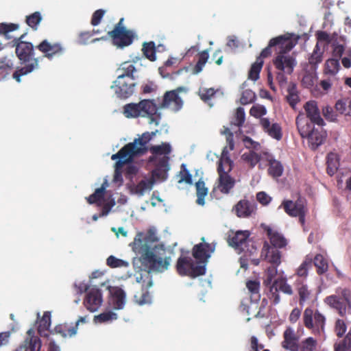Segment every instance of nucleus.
Listing matches in <instances>:
<instances>
[{
	"mask_svg": "<svg viewBox=\"0 0 351 351\" xmlns=\"http://www.w3.org/2000/svg\"><path fill=\"white\" fill-rule=\"evenodd\" d=\"M302 319L304 326L311 330L313 334H320L324 331L326 318L318 310L314 311L312 308H306L304 311Z\"/></svg>",
	"mask_w": 351,
	"mask_h": 351,
	"instance_id": "10",
	"label": "nucleus"
},
{
	"mask_svg": "<svg viewBox=\"0 0 351 351\" xmlns=\"http://www.w3.org/2000/svg\"><path fill=\"white\" fill-rule=\"evenodd\" d=\"M176 270L181 276L195 278L204 275L206 269L204 264L199 265L191 256L182 254L177 260Z\"/></svg>",
	"mask_w": 351,
	"mask_h": 351,
	"instance_id": "7",
	"label": "nucleus"
},
{
	"mask_svg": "<svg viewBox=\"0 0 351 351\" xmlns=\"http://www.w3.org/2000/svg\"><path fill=\"white\" fill-rule=\"evenodd\" d=\"M289 95L287 96V101L289 102L292 108L300 101L298 92L295 84H291L287 90Z\"/></svg>",
	"mask_w": 351,
	"mask_h": 351,
	"instance_id": "40",
	"label": "nucleus"
},
{
	"mask_svg": "<svg viewBox=\"0 0 351 351\" xmlns=\"http://www.w3.org/2000/svg\"><path fill=\"white\" fill-rule=\"evenodd\" d=\"M317 76L315 72L306 71L302 79V84L306 88H310L313 86Z\"/></svg>",
	"mask_w": 351,
	"mask_h": 351,
	"instance_id": "50",
	"label": "nucleus"
},
{
	"mask_svg": "<svg viewBox=\"0 0 351 351\" xmlns=\"http://www.w3.org/2000/svg\"><path fill=\"white\" fill-rule=\"evenodd\" d=\"M25 35L26 33H24L18 38L14 39L16 56L23 63H27L24 66L16 68L12 73L13 79L18 83L21 82L22 76L27 75L39 69L38 58H33L34 50L32 43L22 40Z\"/></svg>",
	"mask_w": 351,
	"mask_h": 351,
	"instance_id": "3",
	"label": "nucleus"
},
{
	"mask_svg": "<svg viewBox=\"0 0 351 351\" xmlns=\"http://www.w3.org/2000/svg\"><path fill=\"white\" fill-rule=\"evenodd\" d=\"M123 114L127 118L147 117L149 123L158 125L161 119V113L154 100L143 99L140 102L130 103L123 106Z\"/></svg>",
	"mask_w": 351,
	"mask_h": 351,
	"instance_id": "5",
	"label": "nucleus"
},
{
	"mask_svg": "<svg viewBox=\"0 0 351 351\" xmlns=\"http://www.w3.org/2000/svg\"><path fill=\"white\" fill-rule=\"evenodd\" d=\"M169 157L163 156L158 161L154 162L156 165L155 169L152 171V176L154 178H158L161 180H165L167 178V171L169 169Z\"/></svg>",
	"mask_w": 351,
	"mask_h": 351,
	"instance_id": "23",
	"label": "nucleus"
},
{
	"mask_svg": "<svg viewBox=\"0 0 351 351\" xmlns=\"http://www.w3.org/2000/svg\"><path fill=\"white\" fill-rule=\"evenodd\" d=\"M105 190L106 188L104 184L100 188L97 189L93 194L86 197L88 203L93 204L101 201L104 197Z\"/></svg>",
	"mask_w": 351,
	"mask_h": 351,
	"instance_id": "43",
	"label": "nucleus"
},
{
	"mask_svg": "<svg viewBox=\"0 0 351 351\" xmlns=\"http://www.w3.org/2000/svg\"><path fill=\"white\" fill-rule=\"evenodd\" d=\"M156 132H146L141 136L135 138L133 142L124 145L117 154L111 156L112 160H117V167H121L127 163H130L136 156L145 154L147 152V144L156 135Z\"/></svg>",
	"mask_w": 351,
	"mask_h": 351,
	"instance_id": "4",
	"label": "nucleus"
},
{
	"mask_svg": "<svg viewBox=\"0 0 351 351\" xmlns=\"http://www.w3.org/2000/svg\"><path fill=\"white\" fill-rule=\"evenodd\" d=\"M326 163H327V168H326L327 173L329 176H332L337 172V171L338 169L339 163L337 160L336 154H335L333 153L328 154L327 156Z\"/></svg>",
	"mask_w": 351,
	"mask_h": 351,
	"instance_id": "39",
	"label": "nucleus"
},
{
	"mask_svg": "<svg viewBox=\"0 0 351 351\" xmlns=\"http://www.w3.org/2000/svg\"><path fill=\"white\" fill-rule=\"evenodd\" d=\"M153 154L149 158V162H156L163 156H167L171 151V147L168 143H162L160 145H154L149 148Z\"/></svg>",
	"mask_w": 351,
	"mask_h": 351,
	"instance_id": "25",
	"label": "nucleus"
},
{
	"mask_svg": "<svg viewBox=\"0 0 351 351\" xmlns=\"http://www.w3.org/2000/svg\"><path fill=\"white\" fill-rule=\"evenodd\" d=\"M256 204L254 200H239L232 208V212L239 218H248L255 213Z\"/></svg>",
	"mask_w": 351,
	"mask_h": 351,
	"instance_id": "19",
	"label": "nucleus"
},
{
	"mask_svg": "<svg viewBox=\"0 0 351 351\" xmlns=\"http://www.w3.org/2000/svg\"><path fill=\"white\" fill-rule=\"evenodd\" d=\"M339 66V60L335 58L329 59L325 64V72L326 73L334 75L338 72Z\"/></svg>",
	"mask_w": 351,
	"mask_h": 351,
	"instance_id": "47",
	"label": "nucleus"
},
{
	"mask_svg": "<svg viewBox=\"0 0 351 351\" xmlns=\"http://www.w3.org/2000/svg\"><path fill=\"white\" fill-rule=\"evenodd\" d=\"M250 236V232L248 230H230L228 233L227 242L235 250L243 252Z\"/></svg>",
	"mask_w": 351,
	"mask_h": 351,
	"instance_id": "16",
	"label": "nucleus"
},
{
	"mask_svg": "<svg viewBox=\"0 0 351 351\" xmlns=\"http://www.w3.org/2000/svg\"><path fill=\"white\" fill-rule=\"evenodd\" d=\"M155 183L154 177L145 178L135 186V193L143 195L146 191L151 190Z\"/></svg>",
	"mask_w": 351,
	"mask_h": 351,
	"instance_id": "34",
	"label": "nucleus"
},
{
	"mask_svg": "<svg viewBox=\"0 0 351 351\" xmlns=\"http://www.w3.org/2000/svg\"><path fill=\"white\" fill-rule=\"evenodd\" d=\"M322 114L326 119L334 121L337 119V114L333 110L332 108L330 106H325L322 109Z\"/></svg>",
	"mask_w": 351,
	"mask_h": 351,
	"instance_id": "60",
	"label": "nucleus"
},
{
	"mask_svg": "<svg viewBox=\"0 0 351 351\" xmlns=\"http://www.w3.org/2000/svg\"><path fill=\"white\" fill-rule=\"evenodd\" d=\"M245 114L243 108H237L234 115V124L238 127L242 126L245 122Z\"/></svg>",
	"mask_w": 351,
	"mask_h": 351,
	"instance_id": "54",
	"label": "nucleus"
},
{
	"mask_svg": "<svg viewBox=\"0 0 351 351\" xmlns=\"http://www.w3.org/2000/svg\"><path fill=\"white\" fill-rule=\"evenodd\" d=\"M117 318V315L112 311L102 313L95 317L100 323L114 320Z\"/></svg>",
	"mask_w": 351,
	"mask_h": 351,
	"instance_id": "53",
	"label": "nucleus"
},
{
	"mask_svg": "<svg viewBox=\"0 0 351 351\" xmlns=\"http://www.w3.org/2000/svg\"><path fill=\"white\" fill-rule=\"evenodd\" d=\"M209 58L208 52L207 50H204L199 53L198 54V61L195 66L193 68V73L194 74H197L200 73L205 64L206 63L208 59Z\"/></svg>",
	"mask_w": 351,
	"mask_h": 351,
	"instance_id": "42",
	"label": "nucleus"
},
{
	"mask_svg": "<svg viewBox=\"0 0 351 351\" xmlns=\"http://www.w3.org/2000/svg\"><path fill=\"white\" fill-rule=\"evenodd\" d=\"M255 99L256 94L252 90L247 89L242 92L240 103L242 105H247L253 103Z\"/></svg>",
	"mask_w": 351,
	"mask_h": 351,
	"instance_id": "49",
	"label": "nucleus"
},
{
	"mask_svg": "<svg viewBox=\"0 0 351 351\" xmlns=\"http://www.w3.org/2000/svg\"><path fill=\"white\" fill-rule=\"evenodd\" d=\"M51 326V313L45 311L39 320L38 326V332L41 337H47L49 336V330Z\"/></svg>",
	"mask_w": 351,
	"mask_h": 351,
	"instance_id": "30",
	"label": "nucleus"
},
{
	"mask_svg": "<svg viewBox=\"0 0 351 351\" xmlns=\"http://www.w3.org/2000/svg\"><path fill=\"white\" fill-rule=\"evenodd\" d=\"M136 86L135 79L124 78L123 75H118L111 86L117 96L120 99H127L133 95Z\"/></svg>",
	"mask_w": 351,
	"mask_h": 351,
	"instance_id": "12",
	"label": "nucleus"
},
{
	"mask_svg": "<svg viewBox=\"0 0 351 351\" xmlns=\"http://www.w3.org/2000/svg\"><path fill=\"white\" fill-rule=\"evenodd\" d=\"M102 303V294L97 288H91L86 293L84 301L85 307L90 312L98 310Z\"/></svg>",
	"mask_w": 351,
	"mask_h": 351,
	"instance_id": "20",
	"label": "nucleus"
},
{
	"mask_svg": "<svg viewBox=\"0 0 351 351\" xmlns=\"http://www.w3.org/2000/svg\"><path fill=\"white\" fill-rule=\"evenodd\" d=\"M77 323H63L56 326L53 330L51 331L50 332L51 334L60 335L63 338H67L75 336L77 334Z\"/></svg>",
	"mask_w": 351,
	"mask_h": 351,
	"instance_id": "24",
	"label": "nucleus"
},
{
	"mask_svg": "<svg viewBox=\"0 0 351 351\" xmlns=\"http://www.w3.org/2000/svg\"><path fill=\"white\" fill-rule=\"evenodd\" d=\"M106 264L111 268H117L121 267H128V263L121 259L117 258L114 256H110L106 260Z\"/></svg>",
	"mask_w": 351,
	"mask_h": 351,
	"instance_id": "51",
	"label": "nucleus"
},
{
	"mask_svg": "<svg viewBox=\"0 0 351 351\" xmlns=\"http://www.w3.org/2000/svg\"><path fill=\"white\" fill-rule=\"evenodd\" d=\"M123 23H117L112 31L108 32L114 45L123 48L130 45L135 38V33L131 29L122 25Z\"/></svg>",
	"mask_w": 351,
	"mask_h": 351,
	"instance_id": "11",
	"label": "nucleus"
},
{
	"mask_svg": "<svg viewBox=\"0 0 351 351\" xmlns=\"http://www.w3.org/2000/svg\"><path fill=\"white\" fill-rule=\"evenodd\" d=\"M298 128L302 138H305L308 141L309 147L315 150L321 145L326 138V134L322 131L315 128L313 123H306L303 125L297 122Z\"/></svg>",
	"mask_w": 351,
	"mask_h": 351,
	"instance_id": "8",
	"label": "nucleus"
},
{
	"mask_svg": "<svg viewBox=\"0 0 351 351\" xmlns=\"http://www.w3.org/2000/svg\"><path fill=\"white\" fill-rule=\"evenodd\" d=\"M298 291L300 304L302 305L304 302L309 298L311 292L308 291L306 285H302L301 287L298 289Z\"/></svg>",
	"mask_w": 351,
	"mask_h": 351,
	"instance_id": "52",
	"label": "nucleus"
},
{
	"mask_svg": "<svg viewBox=\"0 0 351 351\" xmlns=\"http://www.w3.org/2000/svg\"><path fill=\"white\" fill-rule=\"evenodd\" d=\"M242 159L250 165L251 168L255 167V165L260 161L261 156L255 152L250 150L248 152L244 153L242 156Z\"/></svg>",
	"mask_w": 351,
	"mask_h": 351,
	"instance_id": "44",
	"label": "nucleus"
},
{
	"mask_svg": "<svg viewBox=\"0 0 351 351\" xmlns=\"http://www.w3.org/2000/svg\"><path fill=\"white\" fill-rule=\"evenodd\" d=\"M324 51L321 50L319 43H316L312 53L308 58V63L312 66H316L322 61Z\"/></svg>",
	"mask_w": 351,
	"mask_h": 351,
	"instance_id": "41",
	"label": "nucleus"
},
{
	"mask_svg": "<svg viewBox=\"0 0 351 351\" xmlns=\"http://www.w3.org/2000/svg\"><path fill=\"white\" fill-rule=\"evenodd\" d=\"M19 28L17 23H0V33L7 34L10 32H13Z\"/></svg>",
	"mask_w": 351,
	"mask_h": 351,
	"instance_id": "61",
	"label": "nucleus"
},
{
	"mask_svg": "<svg viewBox=\"0 0 351 351\" xmlns=\"http://www.w3.org/2000/svg\"><path fill=\"white\" fill-rule=\"evenodd\" d=\"M246 287L252 295H256L259 298L260 283L256 280H248L246 282Z\"/></svg>",
	"mask_w": 351,
	"mask_h": 351,
	"instance_id": "55",
	"label": "nucleus"
},
{
	"mask_svg": "<svg viewBox=\"0 0 351 351\" xmlns=\"http://www.w3.org/2000/svg\"><path fill=\"white\" fill-rule=\"evenodd\" d=\"M142 234H139L135 237L132 249L138 256V260L144 270L143 273H141L139 276L136 278V282L141 284L142 293L139 295H135L134 300L139 305H144L152 302V296L147 290L153 285L151 272H163L167 270L171 259L170 256H158L147 241L140 238Z\"/></svg>",
	"mask_w": 351,
	"mask_h": 351,
	"instance_id": "1",
	"label": "nucleus"
},
{
	"mask_svg": "<svg viewBox=\"0 0 351 351\" xmlns=\"http://www.w3.org/2000/svg\"><path fill=\"white\" fill-rule=\"evenodd\" d=\"M326 304L335 308L341 316H344L346 309H351V291L348 289H342L339 295H331L324 300Z\"/></svg>",
	"mask_w": 351,
	"mask_h": 351,
	"instance_id": "9",
	"label": "nucleus"
},
{
	"mask_svg": "<svg viewBox=\"0 0 351 351\" xmlns=\"http://www.w3.org/2000/svg\"><path fill=\"white\" fill-rule=\"evenodd\" d=\"M184 90V88L180 86L174 90L167 91L164 94L162 101L158 108H169L174 112L180 110L183 106V101L179 96V93Z\"/></svg>",
	"mask_w": 351,
	"mask_h": 351,
	"instance_id": "13",
	"label": "nucleus"
},
{
	"mask_svg": "<svg viewBox=\"0 0 351 351\" xmlns=\"http://www.w3.org/2000/svg\"><path fill=\"white\" fill-rule=\"evenodd\" d=\"M264 61L261 60V58H256L254 63L252 64L248 73L249 79L256 81L259 78V74L262 69Z\"/></svg>",
	"mask_w": 351,
	"mask_h": 351,
	"instance_id": "37",
	"label": "nucleus"
},
{
	"mask_svg": "<svg viewBox=\"0 0 351 351\" xmlns=\"http://www.w3.org/2000/svg\"><path fill=\"white\" fill-rule=\"evenodd\" d=\"M304 203V199L301 197L295 202L287 200V213L293 217H298L302 224H304L305 221Z\"/></svg>",
	"mask_w": 351,
	"mask_h": 351,
	"instance_id": "21",
	"label": "nucleus"
},
{
	"mask_svg": "<svg viewBox=\"0 0 351 351\" xmlns=\"http://www.w3.org/2000/svg\"><path fill=\"white\" fill-rule=\"evenodd\" d=\"M313 258L309 255L306 256L304 261L297 269V275L300 277H306L308 275V269L311 267Z\"/></svg>",
	"mask_w": 351,
	"mask_h": 351,
	"instance_id": "46",
	"label": "nucleus"
},
{
	"mask_svg": "<svg viewBox=\"0 0 351 351\" xmlns=\"http://www.w3.org/2000/svg\"><path fill=\"white\" fill-rule=\"evenodd\" d=\"M222 133L226 136V142L230 149L233 150L234 148L233 133L230 130L229 128H226Z\"/></svg>",
	"mask_w": 351,
	"mask_h": 351,
	"instance_id": "63",
	"label": "nucleus"
},
{
	"mask_svg": "<svg viewBox=\"0 0 351 351\" xmlns=\"http://www.w3.org/2000/svg\"><path fill=\"white\" fill-rule=\"evenodd\" d=\"M313 261L314 265L317 268V273L319 275H322L328 271V264L323 255L320 254H316Z\"/></svg>",
	"mask_w": 351,
	"mask_h": 351,
	"instance_id": "36",
	"label": "nucleus"
},
{
	"mask_svg": "<svg viewBox=\"0 0 351 351\" xmlns=\"http://www.w3.org/2000/svg\"><path fill=\"white\" fill-rule=\"evenodd\" d=\"M197 200L196 203L203 206L205 204L204 198L208 194V188L205 186V183L202 179L195 183Z\"/></svg>",
	"mask_w": 351,
	"mask_h": 351,
	"instance_id": "35",
	"label": "nucleus"
},
{
	"mask_svg": "<svg viewBox=\"0 0 351 351\" xmlns=\"http://www.w3.org/2000/svg\"><path fill=\"white\" fill-rule=\"evenodd\" d=\"M335 109L340 114L350 115L351 114V100L348 98L338 100L335 104Z\"/></svg>",
	"mask_w": 351,
	"mask_h": 351,
	"instance_id": "38",
	"label": "nucleus"
},
{
	"mask_svg": "<svg viewBox=\"0 0 351 351\" xmlns=\"http://www.w3.org/2000/svg\"><path fill=\"white\" fill-rule=\"evenodd\" d=\"M126 294L119 287H116L112 293V303L115 309H122L125 303Z\"/></svg>",
	"mask_w": 351,
	"mask_h": 351,
	"instance_id": "32",
	"label": "nucleus"
},
{
	"mask_svg": "<svg viewBox=\"0 0 351 351\" xmlns=\"http://www.w3.org/2000/svg\"><path fill=\"white\" fill-rule=\"evenodd\" d=\"M267 113V110L265 106L261 105H255L253 106L250 110V114L251 116L254 117L256 118L261 117Z\"/></svg>",
	"mask_w": 351,
	"mask_h": 351,
	"instance_id": "56",
	"label": "nucleus"
},
{
	"mask_svg": "<svg viewBox=\"0 0 351 351\" xmlns=\"http://www.w3.org/2000/svg\"><path fill=\"white\" fill-rule=\"evenodd\" d=\"M202 243L193 246L192 255L199 265L204 264V267H206L208 258L215 250V246L210 243H206L204 237L202 238Z\"/></svg>",
	"mask_w": 351,
	"mask_h": 351,
	"instance_id": "14",
	"label": "nucleus"
},
{
	"mask_svg": "<svg viewBox=\"0 0 351 351\" xmlns=\"http://www.w3.org/2000/svg\"><path fill=\"white\" fill-rule=\"evenodd\" d=\"M36 49L43 53V56L51 60L55 57L60 56L63 53L64 48L59 43H51L45 39L40 42Z\"/></svg>",
	"mask_w": 351,
	"mask_h": 351,
	"instance_id": "17",
	"label": "nucleus"
},
{
	"mask_svg": "<svg viewBox=\"0 0 351 351\" xmlns=\"http://www.w3.org/2000/svg\"><path fill=\"white\" fill-rule=\"evenodd\" d=\"M14 68L13 56H5L0 58V77H6Z\"/></svg>",
	"mask_w": 351,
	"mask_h": 351,
	"instance_id": "29",
	"label": "nucleus"
},
{
	"mask_svg": "<svg viewBox=\"0 0 351 351\" xmlns=\"http://www.w3.org/2000/svg\"><path fill=\"white\" fill-rule=\"evenodd\" d=\"M261 124L264 131L267 132L270 136L277 140L282 138L281 128L278 123L271 125L268 119L263 118L261 119Z\"/></svg>",
	"mask_w": 351,
	"mask_h": 351,
	"instance_id": "26",
	"label": "nucleus"
},
{
	"mask_svg": "<svg viewBox=\"0 0 351 351\" xmlns=\"http://www.w3.org/2000/svg\"><path fill=\"white\" fill-rule=\"evenodd\" d=\"M42 346L39 337L25 339L23 342L14 351H40Z\"/></svg>",
	"mask_w": 351,
	"mask_h": 351,
	"instance_id": "27",
	"label": "nucleus"
},
{
	"mask_svg": "<svg viewBox=\"0 0 351 351\" xmlns=\"http://www.w3.org/2000/svg\"><path fill=\"white\" fill-rule=\"evenodd\" d=\"M300 339H288V329H287V350L289 351H313L317 345L314 338L310 337L300 343Z\"/></svg>",
	"mask_w": 351,
	"mask_h": 351,
	"instance_id": "18",
	"label": "nucleus"
},
{
	"mask_svg": "<svg viewBox=\"0 0 351 351\" xmlns=\"http://www.w3.org/2000/svg\"><path fill=\"white\" fill-rule=\"evenodd\" d=\"M308 39L306 34H295L287 32V53L291 51L300 42L305 43Z\"/></svg>",
	"mask_w": 351,
	"mask_h": 351,
	"instance_id": "31",
	"label": "nucleus"
},
{
	"mask_svg": "<svg viewBox=\"0 0 351 351\" xmlns=\"http://www.w3.org/2000/svg\"><path fill=\"white\" fill-rule=\"evenodd\" d=\"M118 71L120 72L119 75H123V77L127 78V80L135 79L134 73L136 71V69L130 62H123L118 69Z\"/></svg>",
	"mask_w": 351,
	"mask_h": 351,
	"instance_id": "33",
	"label": "nucleus"
},
{
	"mask_svg": "<svg viewBox=\"0 0 351 351\" xmlns=\"http://www.w3.org/2000/svg\"><path fill=\"white\" fill-rule=\"evenodd\" d=\"M216 91L213 88H202L199 90V95L202 100L208 101L215 94Z\"/></svg>",
	"mask_w": 351,
	"mask_h": 351,
	"instance_id": "57",
	"label": "nucleus"
},
{
	"mask_svg": "<svg viewBox=\"0 0 351 351\" xmlns=\"http://www.w3.org/2000/svg\"><path fill=\"white\" fill-rule=\"evenodd\" d=\"M144 56L150 61H154L156 57L155 43L154 42L145 43L142 49Z\"/></svg>",
	"mask_w": 351,
	"mask_h": 351,
	"instance_id": "45",
	"label": "nucleus"
},
{
	"mask_svg": "<svg viewBox=\"0 0 351 351\" xmlns=\"http://www.w3.org/2000/svg\"><path fill=\"white\" fill-rule=\"evenodd\" d=\"M288 329V339H300L304 332V329L301 325H300L298 328L297 332H294V330L290 327H287Z\"/></svg>",
	"mask_w": 351,
	"mask_h": 351,
	"instance_id": "62",
	"label": "nucleus"
},
{
	"mask_svg": "<svg viewBox=\"0 0 351 351\" xmlns=\"http://www.w3.org/2000/svg\"><path fill=\"white\" fill-rule=\"evenodd\" d=\"M347 351H351V330L345 337L339 342Z\"/></svg>",
	"mask_w": 351,
	"mask_h": 351,
	"instance_id": "64",
	"label": "nucleus"
},
{
	"mask_svg": "<svg viewBox=\"0 0 351 351\" xmlns=\"http://www.w3.org/2000/svg\"><path fill=\"white\" fill-rule=\"evenodd\" d=\"M233 162L228 157L221 158L218 163L217 189L223 194H228L234 187L236 180L229 175L232 169Z\"/></svg>",
	"mask_w": 351,
	"mask_h": 351,
	"instance_id": "6",
	"label": "nucleus"
},
{
	"mask_svg": "<svg viewBox=\"0 0 351 351\" xmlns=\"http://www.w3.org/2000/svg\"><path fill=\"white\" fill-rule=\"evenodd\" d=\"M347 329L346 323L342 319H337L335 323V332L338 337H342Z\"/></svg>",
	"mask_w": 351,
	"mask_h": 351,
	"instance_id": "59",
	"label": "nucleus"
},
{
	"mask_svg": "<svg viewBox=\"0 0 351 351\" xmlns=\"http://www.w3.org/2000/svg\"><path fill=\"white\" fill-rule=\"evenodd\" d=\"M272 39H276L272 46V51L277 53V56L273 61L274 65L276 69L283 71L285 67V34L278 36Z\"/></svg>",
	"mask_w": 351,
	"mask_h": 351,
	"instance_id": "15",
	"label": "nucleus"
},
{
	"mask_svg": "<svg viewBox=\"0 0 351 351\" xmlns=\"http://www.w3.org/2000/svg\"><path fill=\"white\" fill-rule=\"evenodd\" d=\"M264 346L258 343V339L255 336L250 338V348L249 351H269L268 349H263Z\"/></svg>",
	"mask_w": 351,
	"mask_h": 351,
	"instance_id": "58",
	"label": "nucleus"
},
{
	"mask_svg": "<svg viewBox=\"0 0 351 351\" xmlns=\"http://www.w3.org/2000/svg\"><path fill=\"white\" fill-rule=\"evenodd\" d=\"M266 160L268 165V173L274 178L280 177L283 172V166L282 163L273 158L272 156L265 154Z\"/></svg>",
	"mask_w": 351,
	"mask_h": 351,
	"instance_id": "28",
	"label": "nucleus"
},
{
	"mask_svg": "<svg viewBox=\"0 0 351 351\" xmlns=\"http://www.w3.org/2000/svg\"><path fill=\"white\" fill-rule=\"evenodd\" d=\"M262 228L266 232L271 245L265 241L261 251V257L264 258L272 265L267 268L263 284L269 289V298L273 300L274 304L280 302V293H285V278L282 275H277V266L280 261V252L279 249L285 245L284 237L277 231L266 225H262Z\"/></svg>",
	"mask_w": 351,
	"mask_h": 351,
	"instance_id": "2",
	"label": "nucleus"
},
{
	"mask_svg": "<svg viewBox=\"0 0 351 351\" xmlns=\"http://www.w3.org/2000/svg\"><path fill=\"white\" fill-rule=\"evenodd\" d=\"M304 110L307 117L310 121L306 123H313V125L317 124L319 126L323 125L324 122L321 117L320 112L315 101H309L304 105Z\"/></svg>",
	"mask_w": 351,
	"mask_h": 351,
	"instance_id": "22",
	"label": "nucleus"
},
{
	"mask_svg": "<svg viewBox=\"0 0 351 351\" xmlns=\"http://www.w3.org/2000/svg\"><path fill=\"white\" fill-rule=\"evenodd\" d=\"M180 180H178V183L186 182L188 184H192V176L189 173V170L186 169V166L185 164H182L180 167V171L179 172Z\"/></svg>",
	"mask_w": 351,
	"mask_h": 351,
	"instance_id": "48",
	"label": "nucleus"
}]
</instances>
